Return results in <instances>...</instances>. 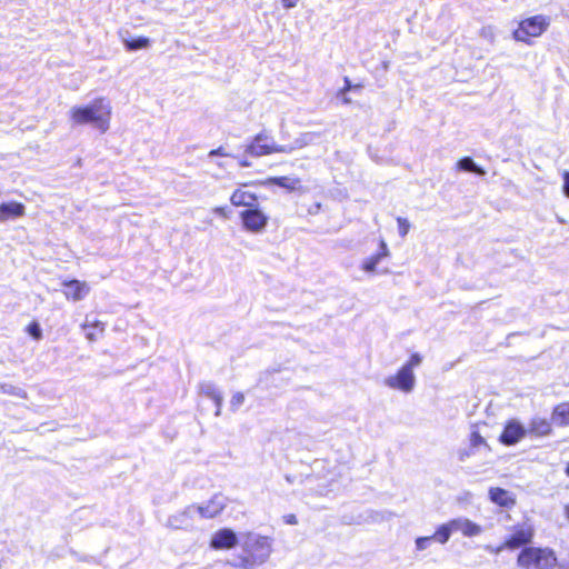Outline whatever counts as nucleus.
Instances as JSON below:
<instances>
[{"label": "nucleus", "mask_w": 569, "mask_h": 569, "mask_svg": "<svg viewBox=\"0 0 569 569\" xmlns=\"http://www.w3.org/2000/svg\"><path fill=\"white\" fill-rule=\"evenodd\" d=\"M271 552V537L246 532L241 551L233 556L231 566L238 569H254L267 562Z\"/></svg>", "instance_id": "nucleus-1"}, {"label": "nucleus", "mask_w": 569, "mask_h": 569, "mask_svg": "<svg viewBox=\"0 0 569 569\" xmlns=\"http://www.w3.org/2000/svg\"><path fill=\"white\" fill-rule=\"evenodd\" d=\"M69 117L76 126L92 124L104 133L110 127L111 106L106 98L98 97L88 104L72 107Z\"/></svg>", "instance_id": "nucleus-2"}, {"label": "nucleus", "mask_w": 569, "mask_h": 569, "mask_svg": "<svg viewBox=\"0 0 569 569\" xmlns=\"http://www.w3.org/2000/svg\"><path fill=\"white\" fill-rule=\"evenodd\" d=\"M557 565L556 552L548 547L528 546L517 556V566L520 569H553Z\"/></svg>", "instance_id": "nucleus-3"}, {"label": "nucleus", "mask_w": 569, "mask_h": 569, "mask_svg": "<svg viewBox=\"0 0 569 569\" xmlns=\"http://www.w3.org/2000/svg\"><path fill=\"white\" fill-rule=\"evenodd\" d=\"M550 26V19L543 14H536L519 21L518 27L513 30V39L531 44L533 39L542 36Z\"/></svg>", "instance_id": "nucleus-4"}, {"label": "nucleus", "mask_w": 569, "mask_h": 569, "mask_svg": "<svg viewBox=\"0 0 569 569\" xmlns=\"http://www.w3.org/2000/svg\"><path fill=\"white\" fill-rule=\"evenodd\" d=\"M535 538V527L528 522H521L512 526L511 532L497 547V552L502 550H516L528 547Z\"/></svg>", "instance_id": "nucleus-5"}, {"label": "nucleus", "mask_w": 569, "mask_h": 569, "mask_svg": "<svg viewBox=\"0 0 569 569\" xmlns=\"http://www.w3.org/2000/svg\"><path fill=\"white\" fill-rule=\"evenodd\" d=\"M249 153L256 157L268 156L272 153H290L295 150L292 146H280L272 141L266 133H258L248 147Z\"/></svg>", "instance_id": "nucleus-6"}, {"label": "nucleus", "mask_w": 569, "mask_h": 569, "mask_svg": "<svg viewBox=\"0 0 569 569\" xmlns=\"http://www.w3.org/2000/svg\"><path fill=\"white\" fill-rule=\"evenodd\" d=\"M239 219L242 228L251 233L262 232L269 222V217L258 206L240 211Z\"/></svg>", "instance_id": "nucleus-7"}, {"label": "nucleus", "mask_w": 569, "mask_h": 569, "mask_svg": "<svg viewBox=\"0 0 569 569\" xmlns=\"http://www.w3.org/2000/svg\"><path fill=\"white\" fill-rule=\"evenodd\" d=\"M415 373L409 368L401 366L395 375L386 379L385 383L391 389L410 392L415 387Z\"/></svg>", "instance_id": "nucleus-8"}, {"label": "nucleus", "mask_w": 569, "mask_h": 569, "mask_svg": "<svg viewBox=\"0 0 569 569\" xmlns=\"http://www.w3.org/2000/svg\"><path fill=\"white\" fill-rule=\"evenodd\" d=\"M527 430L516 419L508 420L501 433L499 435V442L505 446H513L525 438Z\"/></svg>", "instance_id": "nucleus-9"}, {"label": "nucleus", "mask_w": 569, "mask_h": 569, "mask_svg": "<svg viewBox=\"0 0 569 569\" xmlns=\"http://www.w3.org/2000/svg\"><path fill=\"white\" fill-rule=\"evenodd\" d=\"M250 184H254V182L242 183L233 190L230 196V203L233 207H244L247 209L258 206V196L244 189Z\"/></svg>", "instance_id": "nucleus-10"}, {"label": "nucleus", "mask_w": 569, "mask_h": 569, "mask_svg": "<svg viewBox=\"0 0 569 569\" xmlns=\"http://www.w3.org/2000/svg\"><path fill=\"white\" fill-rule=\"evenodd\" d=\"M62 287H63L62 292H63L66 299L71 300V301L82 300L90 292L89 284L86 281H81L78 279L64 280L62 282Z\"/></svg>", "instance_id": "nucleus-11"}, {"label": "nucleus", "mask_w": 569, "mask_h": 569, "mask_svg": "<svg viewBox=\"0 0 569 569\" xmlns=\"http://www.w3.org/2000/svg\"><path fill=\"white\" fill-rule=\"evenodd\" d=\"M238 542L237 535L230 528H222L216 531L210 540L213 550L232 549Z\"/></svg>", "instance_id": "nucleus-12"}, {"label": "nucleus", "mask_w": 569, "mask_h": 569, "mask_svg": "<svg viewBox=\"0 0 569 569\" xmlns=\"http://www.w3.org/2000/svg\"><path fill=\"white\" fill-rule=\"evenodd\" d=\"M491 502L499 507L512 508L517 503L516 496L500 487H491L488 491Z\"/></svg>", "instance_id": "nucleus-13"}, {"label": "nucleus", "mask_w": 569, "mask_h": 569, "mask_svg": "<svg viewBox=\"0 0 569 569\" xmlns=\"http://www.w3.org/2000/svg\"><path fill=\"white\" fill-rule=\"evenodd\" d=\"M224 507L226 505L220 496L216 495L204 505L198 506L197 511L201 515V517L210 519L219 516L223 511Z\"/></svg>", "instance_id": "nucleus-14"}, {"label": "nucleus", "mask_w": 569, "mask_h": 569, "mask_svg": "<svg viewBox=\"0 0 569 569\" xmlns=\"http://www.w3.org/2000/svg\"><path fill=\"white\" fill-rule=\"evenodd\" d=\"M81 329L84 331L87 340L94 342L103 336L106 323L98 319L89 320L86 318L84 322L81 325Z\"/></svg>", "instance_id": "nucleus-15"}, {"label": "nucleus", "mask_w": 569, "mask_h": 569, "mask_svg": "<svg viewBox=\"0 0 569 569\" xmlns=\"http://www.w3.org/2000/svg\"><path fill=\"white\" fill-rule=\"evenodd\" d=\"M527 432L535 437H546L552 432V426L547 418L536 417L530 420Z\"/></svg>", "instance_id": "nucleus-16"}, {"label": "nucleus", "mask_w": 569, "mask_h": 569, "mask_svg": "<svg viewBox=\"0 0 569 569\" xmlns=\"http://www.w3.org/2000/svg\"><path fill=\"white\" fill-rule=\"evenodd\" d=\"M389 253L390 252L387 247V243L383 240H380L379 250L375 254H372L363 260V262L361 264L362 270H365L366 272H375L377 264L383 258H387L389 256Z\"/></svg>", "instance_id": "nucleus-17"}, {"label": "nucleus", "mask_w": 569, "mask_h": 569, "mask_svg": "<svg viewBox=\"0 0 569 569\" xmlns=\"http://www.w3.org/2000/svg\"><path fill=\"white\" fill-rule=\"evenodd\" d=\"M459 526L460 520H450L447 523H442L441 526H439L433 532V535H431V537H433L435 541L445 545L450 539L452 531L458 530Z\"/></svg>", "instance_id": "nucleus-18"}, {"label": "nucleus", "mask_w": 569, "mask_h": 569, "mask_svg": "<svg viewBox=\"0 0 569 569\" xmlns=\"http://www.w3.org/2000/svg\"><path fill=\"white\" fill-rule=\"evenodd\" d=\"M24 214V206L21 202L11 201L0 203V221H7L10 218H19Z\"/></svg>", "instance_id": "nucleus-19"}, {"label": "nucleus", "mask_w": 569, "mask_h": 569, "mask_svg": "<svg viewBox=\"0 0 569 569\" xmlns=\"http://www.w3.org/2000/svg\"><path fill=\"white\" fill-rule=\"evenodd\" d=\"M270 182L273 184L281 187L288 191H300L303 192L305 188L299 178H290L287 176L274 177L270 179Z\"/></svg>", "instance_id": "nucleus-20"}, {"label": "nucleus", "mask_w": 569, "mask_h": 569, "mask_svg": "<svg viewBox=\"0 0 569 569\" xmlns=\"http://www.w3.org/2000/svg\"><path fill=\"white\" fill-rule=\"evenodd\" d=\"M551 418L560 427L569 426V401H563L555 406Z\"/></svg>", "instance_id": "nucleus-21"}, {"label": "nucleus", "mask_w": 569, "mask_h": 569, "mask_svg": "<svg viewBox=\"0 0 569 569\" xmlns=\"http://www.w3.org/2000/svg\"><path fill=\"white\" fill-rule=\"evenodd\" d=\"M150 39L147 37L123 39V46L128 51L146 49L150 46Z\"/></svg>", "instance_id": "nucleus-22"}, {"label": "nucleus", "mask_w": 569, "mask_h": 569, "mask_svg": "<svg viewBox=\"0 0 569 569\" xmlns=\"http://www.w3.org/2000/svg\"><path fill=\"white\" fill-rule=\"evenodd\" d=\"M456 168L458 170L473 172L479 176H483L486 172L482 168L478 167L470 157H463L458 160Z\"/></svg>", "instance_id": "nucleus-23"}, {"label": "nucleus", "mask_w": 569, "mask_h": 569, "mask_svg": "<svg viewBox=\"0 0 569 569\" xmlns=\"http://www.w3.org/2000/svg\"><path fill=\"white\" fill-rule=\"evenodd\" d=\"M458 529H460L467 537H473L481 532L480 526L470 520L460 521Z\"/></svg>", "instance_id": "nucleus-24"}, {"label": "nucleus", "mask_w": 569, "mask_h": 569, "mask_svg": "<svg viewBox=\"0 0 569 569\" xmlns=\"http://www.w3.org/2000/svg\"><path fill=\"white\" fill-rule=\"evenodd\" d=\"M469 443H470V447L475 448V449H477L479 447H485L488 450H490V447L487 443L486 439L480 435V432L478 430L471 431V433L469 436Z\"/></svg>", "instance_id": "nucleus-25"}, {"label": "nucleus", "mask_w": 569, "mask_h": 569, "mask_svg": "<svg viewBox=\"0 0 569 569\" xmlns=\"http://www.w3.org/2000/svg\"><path fill=\"white\" fill-rule=\"evenodd\" d=\"M206 395L213 400V402L216 405V415L219 416L221 408H222V402H223V398H222L221 393L214 388H209L206 391Z\"/></svg>", "instance_id": "nucleus-26"}, {"label": "nucleus", "mask_w": 569, "mask_h": 569, "mask_svg": "<svg viewBox=\"0 0 569 569\" xmlns=\"http://www.w3.org/2000/svg\"><path fill=\"white\" fill-rule=\"evenodd\" d=\"M26 331L34 339L40 340L42 338V331L37 321H31L27 327Z\"/></svg>", "instance_id": "nucleus-27"}, {"label": "nucleus", "mask_w": 569, "mask_h": 569, "mask_svg": "<svg viewBox=\"0 0 569 569\" xmlns=\"http://www.w3.org/2000/svg\"><path fill=\"white\" fill-rule=\"evenodd\" d=\"M421 361H422V357L419 353L413 352L410 355L408 361L406 363H403L402 366L405 368H409L411 370V372H413V369L416 367H418L421 363Z\"/></svg>", "instance_id": "nucleus-28"}, {"label": "nucleus", "mask_w": 569, "mask_h": 569, "mask_svg": "<svg viewBox=\"0 0 569 569\" xmlns=\"http://www.w3.org/2000/svg\"><path fill=\"white\" fill-rule=\"evenodd\" d=\"M431 541H433V537H431V536L418 537L416 539L417 550H419V551L426 550L427 548H429Z\"/></svg>", "instance_id": "nucleus-29"}, {"label": "nucleus", "mask_w": 569, "mask_h": 569, "mask_svg": "<svg viewBox=\"0 0 569 569\" xmlns=\"http://www.w3.org/2000/svg\"><path fill=\"white\" fill-rule=\"evenodd\" d=\"M397 223H398V228H399V233L402 237H405L410 229V223L408 222L407 219L401 218V217L397 218Z\"/></svg>", "instance_id": "nucleus-30"}, {"label": "nucleus", "mask_w": 569, "mask_h": 569, "mask_svg": "<svg viewBox=\"0 0 569 569\" xmlns=\"http://www.w3.org/2000/svg\"><path fill=\"white\" fill-rule=\"evenodd\" d=\"M244 401V396L241 392H236L230 401L232 410H237Z\"/></svg>", "instance_id": "nucleus-31"}, {"label": "nucleus", "mask_w": 569, "mask_h": 569, "mask_svg": "<svg viewBox=\"0 0 569 569\" xmlns=\"http://www.w3.org/2000/svg\"><path fill=\"white\" fill-rule=\"evenodd\" d=\"M212 211L223 219L229 218V210L226 207H214Z\"/></svg>", "instance_id": "nucleus-32"}, {"label": "nucleus", "mask_w": 569, "mask_h": 569, "mask_svg": "<svg viewBox=\"0 0 569 569\" xmlns=\"http://www.w3.org/2000/svg\"><path fill=\"white\" fill-rule=\"evenodd\" d=\"M562 179H563V186H562L563 193L569 198V171H565L562 173Z\"/></svg>", "instance_id": "nucleus-33"}, {"label": "nucleus", "mask_w": 569, "mask_h": 569, "mask_svg": "<svg viewBox=\"0 0 569 569\" xmlns=\"http://www.w3.org/2000/svg\"><path fill=\"white\" fill-rule=\"evenodd\" d=\"M360 87H361L360 84L352 86L350 80L348 78H345V84L340 89V93H346V92L350 91L353 88H360Z\"/></svg>", "instance_id": "nucleus-34"}, {"label": "nucleus", "mask_w": 569, "mask_h": 569, "mask_svg": "<svg viewBox=\"0 0 569 569\" xmlns=\"http://www.w3.org/2000/svg\"><path fill=\"white\" fill-rule=\"evenodd\" d=\"M209 156L210 157H216V156H227L226 151H224V148L223 147H219L217 149H212L209 151Z\"/></svg>", "instance_id": "nucleus-35"}, {"label": "nucleus", "mask_w": 569, "mask_h": 569, "mask_svg": "<svg viewBox=\"0 0 569 569\" xmlns=\"http://www.w3.org/2000/svg\"><path fill=\"white\" fill-rule=\"evenodd\" d=\"M299 0H282V4L286 9L295 8L298 4Z\"/></svg>", "instance_id": "nucleus-36"}, {"label": "nucleus", "mask_w": 569, "mask_h": 569, "mask_svg": "<svg viewBox=\"0 0 569 569\" xmlns=\"http://www.w3.org/2000/svg\"><path fill=\"white\" fill-rule=\"evenodd\" d=\"M286 522L289 525H296L297 517L295 515H288V516H286Z\"/></svg>", "instance_id": "nucleus-37"}, {"label": "nucleus", "mask_w": 569, "mask_h": 569, "mask_svg": "<svg viewBox=\"0 0 569 569\" xmlns=\"http://www.w3.org/2000/svg\"><path fill=\"white\" fill-rule=\"evenodd\" d=\"M563 510H565V516H566L567 520L569 521V505L565 506Z\"/></svg>", "instance_id": "nucleus-38"}, {"label": "nucleus", "mask_w": 569, "mask_h": 569, "mask_svg": "<svg viewBox=\"0 0 569 569\" xmlns=\"http://www.w3.org/2000/svg\"><path fill=\"white\" fill-rule=\"evenodd\" d=\"M565 473L567 477H569V461L567 462V465L565 467Z\"/></svg>", "instance_id": "nucleus-39"}, {"label": "nucleus", "mask_w": 569, "mask_h": 569, "mask_svg": "<svg viewBox=\"0 0 569 569\" xmlns=\"http://www.w3.org/2000/svg\"><path fill=\"white\" fill-rule=\"evenodd\" d=\"M342 102H343V103H350V102H351V100H350L349 98H347V97H343V98H342Z\"/></svg>", "instance_id": "nucleus-40"}, {"label": "nucleus", "mask_w": 569, "mask_h": 569, "mask_svg": "<svg viewBox=\"0 0 569 569\" xmlns=\"http://www.w3.org/2000/svg\"><path fill=\"white\" fill-rule=\"evenodd\" d=\"M241 166L246 167V166H248V162L247 161H242Z\"/></svg>", "instance_id": "nucleus-41"}, {"label": "nucleus", "mask_w": 569, "mask_h": 569, "mask_svg": "<svg viewBox=\"0 0 569 569\" xmlns=\"http://www.w3.org/2000/svg\"><path fill=\"white\" fill-rule=\"evenodd\" d=\"M467 456H468V452L461 453V459H463V457H467Z\"/></svg>", "instance_id": "nucleus-42"}, {"label": "nucleus", "mask_w": 569, "mask_h": 569, "mask_svg": "<svg viewBox=\"0 0 569 569\" xmlns=\"http://www.w3.org/2000/svg\"><path fill=\"white\" fill-rule=\"evenodd\" d=\"M563 569H569V565L566 568H563Z\"/></svg>", "instance_id": "nucleus-43"}]
</instances>
